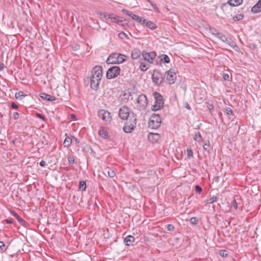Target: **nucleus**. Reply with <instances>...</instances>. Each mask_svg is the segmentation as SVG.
<instances>
[{
	"label": "nucleus",
	"instance_id": "obj_1",
	"mask_svg": "<svg viewBox=\"0 0 261 261\" xmlns=\"http://www.w3.org/2000/svg\"><path fill=\"white\" fill-rule=\"evenodd\" d=\"M102 76V68L100 66H95L92 70L90 77L91 88L96 90Z\"/></svg>",
	"mask_w": 261,
	"mask_h": 261
},
{
	"label": "nucleus",
	"instance_id": "obj_2",
	"mask_svg": "<svg viewBox=\"0 0 261 261\" xmlns=\"http://www.w3.org/2000/svg\"><path fill=\"white\" fill-rule=\"evenodd\" d=\"M125 56L123 55L114 53L110 55L107 60V64H120L125 60Z\"/></svg>",
	"mask_w": 261,
	"mask_h": 261
},
{
	"label": "nucleus",
	"instance_id": "obj_3",
	"mask_svg": "<svg viewBox=\"0 0 261 261\" xmlns=\"http://www.w3.org/2000/svg\"><path fill=\"white\" fill-rule=\"evenodd\" d=\"M161 123V118L159 114H153L151 115L148 122L149 128L156 129L160 126Z\"/></svg>",
	"mask_w": 261,
	"mask_h": 261
},
{
	"label": "nucleus",
	"instance_id": "obj_4",
	"mask_svg": "<svg viewBox=\"0 0 261 261\" xmlns=\"http://www.w3.org/2000/svg\"><path fill=\"white\" fill-rule=\"evenodd\" d=\"M211 34L212 36L217 38L222 42L226 43L229 46H233L234 42L231 40V39L223 35L222 33L219 32L218 31L216 30H211Z\"/></svg>",
	"mask_w": 261,
	"mask_h": 261
},
{
	"label": "nucleus",
	"instance_id": "obj_5",
	"mask_svg": "<svg viewBox=\"0 0 261 261\" xmlns=\"http://www.w3.org/2000/svg\"><path fill=\"white\" fill-rule=\"evenodd\" d=\"M136 117L134 114H133L132 117L126 121L123 126V130L126 133H131L136 127Z\"/></svg>",
	"mask_w": 261,
	"mask_h": 261
},
{
	"label": "nucleus",
	"instance_id": "obj_6",
	"mask_svg": "<svg viewBox=\"0 0 261 261\" xmlns=\"http://www.w3.org/2000/svg\"><path fill=\"white\" fill-rule=\"evenodd\" d=\"M153 96L155 99V102L151 107V110L153 111H156L161 109L163 106V101L162 96L159 93L155 92L153 93Z\"/></svg>",
	"mask_w": 261,
	"mask_h": 261
},
{
	"label": "nucleus",
	"instance_id": "obj_7",
	"mask_svg": "<svg viewBox=\"0 0 261 261\" xmlns=\"http://www.w3.org/2000/svg\"><path fill=\"white\" fill-rule=\"evenodd\" d=\"M98 117L101 119L105 124H110L112 121V116L111 113L103 109H101L98 112Z\"/></svg>",
	"mask_w": 261,
	"mask_h": 261
},
{
	"label": "nucleus",
	"instance_id": "obj_8",
	"mask_svg": "<svg viewBox=\"0 0 261 261\" xmlns=\"http://www.w3.org/2000/svg\"><path fill=\"white\" fill-rule=\"evenodd\" d=\"M137 107L140 110H144L147 106V98L145 95L141 94L137 99Z\"/></svg>",
	"mask_w": 261,
	"mask_h": 261
},
{
	"label": "nucleus",
	"instance_id": "obj_9",
	"mask_svg": "<svg viewBox=\"0 0 261 261\" xmlns=\"http://www.w3.org/2000/svg\"><path fill=\"white\" fill-rule=\"evenodd\" d=\"M133 113H131L130 110L127 107H123L119 110V116L123 120H126L129 117H132Z\"/></svg>",
	"mask_w": 261,
	"mask_h": 261
},
{
	"label": "nucleus",
	"instance_id": "obj_10",
	"mask_svg": "<svg viewBox=\"0 0 261 261\" xmlns=\"http://www.w3.org/2000/svg\"><path fill=\"white\" fill-rule=\"evenodd\" d=\"M120 71V69L119 67L115 66L110 68L107 72V77L108 79H112L117 76Z\"/></svg>",
	"mask_w": 261,
	"mask_h": 261
},
{
	"label": "nucleus",
	"instance_id": "obj_11",
	"mask_svg": "<svg viewBox=\"0 0 261 261\" xmlns=\"http://www.w3.org/2000/svg\"><path fill=\"white\" fill-rule=\"evenodd\" d=\"M243 2V0H229L228 3L223 5L221 7L223 11H227L231 8V6H238Z\"/></svg>",
	"mask_w": 261,
	"mask_h": 261
},
{
	"label": "nucleus",
	"instance_id": "obj_12",
	"mask_svg": "<svg viewBox=\"0 0 261 261\" xmlns=\"http://www.w3.org/2000/svg\"><path fill=\"white\" fill-rule=\"evenodd\" d=\"M142 58L144 60L146 61L149 64L152 63L155 58L156 53L154 51L147 53L143 51L142 53Z\"/></svg>",
	"mask_w": 261,
	"mask_h": 261
},
{
	"label": "nucleus",
	"instance_id": "obj_13",
	"mask_svg": "<svg viewBox=\"0 0 261 261\" xmlns=\"http://www.w3.org/2000/svg\"><path fill=\"white\" fill-rule=\"evenodd\" d=\"M167 80L169 84L174 83L176 79V73L173 69H170L166 72Z\"/></svg>",
	"mask_w": 261,
	"mask_h": 261
},
{
	"label": "nucleus",
	"instance_id": "obj_14",
	"mask_svg": "<svg viewBox=\"0 0 261 261\" xmlns=\"http://www.w3.org/2000/svg\"><path fill=\"white\" fill-rule=\"evenodd\" d=\"M140 23L152 30H155L157 28L156 24L154 22L151 21L147 20L144 17L142 18Z\"/></svg>",
	"mask_w": 261,
	"mask_h": 261
},
{
	"label": "nucleus",
	"instance_id": "obj_15",
	"mask_svg": "<svg viewBox=\"0 0 261 261\" xmlns=\"http://www.w3.org/2000/svg\"><path fill=\"white\" fill-rule=\"evenodd\" d=\"M153 82L156 85H160L163 80L162 75L159 72H154L152 75Z\"/></svg>",
	"mask_w": 261,
	"mask_h": 261
},
{
	"label": "nucleus",
	"instance_id": "obj_16",
	"mask_svg": "<svg viewBox=\"0 0 261 261\" xmlns=\"http://www.w3.org/2000/svg\"><path fill=\"white\" fill-rule=\"evenodd\" d=\"M98 134L103 139H107L109 137L108 129L104 126H100L99 127Z\"/></svg>",
	"mask_w": 261,
	"mask_h": 261
},
{
	"label": "nucleus",
	"instance_id": "obj_17",
	"mask_svg": "<svg viewBox=\"0 0 261 261\" xmlns=\"http://www.w3.org/2000/svg\"><path fill=\"white\" fill-rule=\"evenodd\" d=\"M148 138L149 141L154 143H156L160 139V135L157 133H149L148 135Z\"/></svg>",
	"mask_w": 261,
	"mask_h": 261
},
{
	"label": "nucleus",
	"instance_id": "obj_18",
	"mask_svg": "<svg viewBox=\"0 0 261 261\" xmlns=\"http://www.w3.org/2000/svg\"><path fill=\"white\" fill-rule=\"evenodd\" d=\"M261 11V0L258 2L251 8V12L253 13H256Z\"/></svg>",
	"mask_w": 261,
	"mask_h": 261
},
{
	"label": "nucleus",
	"instance_id": "obj_19",
	"mask_svg": "<svg viewBox=\"0 0 261 261\" xmlns=\"http://www.w3.org/2000/svg\"><path fill=\"white\" fill-rule=\"evenodd\" d=\"M40 96L42 99L47 101H53L56 100L55 97L45 93H41Z\"/></svg>",
	"mask_w": 261,
	"mask_h": 261
},
{
	"label": "nucleus",
	"instance_id": "obj_20",
	"mask_svg": "<svg viewBox=\"0 0 261 261\" xmlns=\"http://www.w3.org/2000/svg\"><path fill=\"white\" fill-rule=\"evenodd\" d=\"M135 238L132 236H128L126 237L124 239V242L125 244L127 246H132L133 245L134 242H135Z\"/></svg>",
	"mask_w": 261,
	"mask_h": 261
},
{
	"label": "nucleus",
	"instance_id": "obj_21",
	"mask_svg": "<svg viewBox=\"0 0 261 261\" xmlns=\"http://www.w3.org/2000/svg\"><path fill=\"white\" fill-rule=\"evenodd\" d=\"M109 21L120 23L122 22V20L120 19V17L113 14H111Z\"/></svg>",
	"mask_w": 261,
	"mask_h": 261
},
{
	"label": "nucleus",
	"instance_id": "obj_22",
	"mask_svg": "<svg viewBox=\"0 0 261 261\" xmlns=\"http://www.w3.org/2000/svg\"><path fill=\"white\" fill-rule=\"evenodd\" d=\"M141 54V52L138 49H134L132 53V57L133 59H138Z\"/></svg>",
	"mask_w": 261,
	"mask_h": 261
},
{
	"label": "nucleus",
	"instance_id": "obj_23",
	"mask_svg": "<svg viewBox=\"0 0 261 261\" xmlns=\"http://www.w3.org/2000/svg\"><path fill=\"white\" fill-rule=\"evenodd\" d=\"M26 96L27 95L25 94L22 91H19L15 93V98L18 100H21Z\"/></svg>",
	"mask_w": 261,
	"mask_h": 261
},
{
	"label": "nucleus",
	"instance_id": "obj_24",
	"mask_svg": "<svg viewBox=\"0 0 261 261\" xmlns=\"http://www.w3.org/2000/svg\"><path fill=\"white\" fill-rule=\"evenodd\" d=\"M149 64H145L143 62H141L140 63V69L142 71H146L148 68H149Z\"/></svg>",
	"mask_w": 261,
	"mask_h": 261
},
{
	"label": "nucleus",
	"instance_id": "obj_25",
	"mask_svg": "<svg viewBox=\"0 0 261 261\" xmlns=\"http://www.w3.org/2000/svg\"><path fill=\"white\" fill-rule=\"evenodd\" d=\"M161 61L165 63H169L170 61L169 57L165 54H163L161 56Z\"/></svg>",
	"mask_w": 261,
	"mask_h": 261
},
{
	"label": "nucleus",
	"instance_id": "obj_26",
	"mask_svg": "<svg viewBox=\"0 0 261 261\" xmlns=\"http://www.w3.org/2000/svg\"><path fill=\"white\" fill-rule=\"evenodd\" d=\"M71 139L69 137H66L63 142V145L65 147H69L71 144Z\"/></svg>",
	"mask_w": 261,
	"mask_h": 261
},
{
	"label": "nucleus",
	"instance_id": "obj_27",
	"mask_svg": "<svg viewBox=\"0 0 261 261\" xmlns=\"http://www.w3.org/2000/svg\"><path fill=\"white\" fill-rule=\"evenodd\" d=\"M131 17L133 20L139 22L140 23H141V21L143 18L142 17H140L139 15L134 14H133V15Z\"/></svg>",
	"mask_w": 261,
	"mask_h": 261
},
{
	"label": "nucleus",
	"instance_id": "obj_28",
	"mask_svg": "<svg viewBox=\"0 0 261 261\" xmlns=\"http://www.w3.org/2000/svg\"><path fill=\"white\" fill-rule=\"evenodd\" d=\"M79 189L82 191H85L86 189V184L84 181H81L79 184Z\"/></svg>",
	"mask_w": 261,
	"mask_h": 261
},
{
	"label": "nucleus",
	"instance_id": "obj_29",
	"mask_svg": "<svg viewBox=\"0 0 261 261\" xmlns=\"http://www.w3.org/2000/svg\"><path fill=\"white\" fill-rule=\"evenodd\" d=\"M217 201V197L215 196H213L211 197L209 199H207L206 202L207 203H213Z\"/></svg>",
	"mask_w": 261,
	"mask_h": 261
},
{
	"label": "nucleus",
	"instance_id": "obj_30",
	"mask_svg": "<svg viewBox=\"0 0 261 261\" xmlns=\"http://www.w3.org/2000/svg\"><path fill=\"white\" fill-rule=\"evenodd\" d=\"M108 174L110 177H113L115 176V173L114 170L108 168L107 171Z\"/></svg>",
	"mask_w": 261,
	"mask_h": 261
},
{
	"label": "nucleus",
	"instance_id": "obj_31",
	"mask_svg": "<svg viewBox=\"0 0 261 261\" xmlns=\"http://www.w3.org/2000/svg\"><path fill=\"white\" fill-rule=\"evenodd\" d=\"M11 214L19 222H21L22 221H23V219L22 218H21L18 215L15 213V212L13 211L12 213H11Z\"/></svg>",
	"mask_w": 261,
	"mask_h": 261
},
{
	"label": "nucleus",
	"instance_id": "obj_32",
	"mask_svg": "<svg viewBox=\"0 0 261 261\" xmlns=\"http://www.w3.org/2000/svg\"><path fill=\"white\" fill-rule=\"evenodd\" d=\"M194 139L196 141L200 142L202 139L200 134L199 133L196 134L194 136Z\"/></svg>",
	"mask_w": 261,
	"mask_h": 261
},
{
	"label": "nucleus",
	"instance_id": "obj_33",
	"mask_svg": "<svg viewBox=\"0 0 261 261\" xmlns=\"http://www.w3.org/2000/svg\"><path fill=\"white\" fill-rule=\"evenodd\" d=\"M187 156L188 159H190L193 156V153L192 149L190 148H188L187 149Z\"/></svg>",
	"mask_w": 261,
	"mask_h": 261
},
{
	"label": "nucleus",
	"instance_id": "obj_34",
	"mask_svg": "<svg viewBox=\"0 0 261 261\" xmlns=\"http://www.w3.org/2000/svg\"><path fill=\"white\" fill-rule=\"evenodd\" d=\"M211 144L209 141H207V142H206L203 145V149L205 151H208L209 148H210Z\"/></svg>",
	"mask_w": 261,
	"mask_h": 261
},
{
	"label": "nucleus",
	"instance_id": "obj_35",
	"mask_svg": "<svg viewBox=\"0 0 261 261\" xmlns=\"http://www.w3.org/2000/svg\"><path fill=\"white\" fill-rule=\"evenodd\" d=\"M118 36L120 38L122 39H125V38L128 39L127 35L123 32L120 33L118 34Z\"/></svg>",
	"mask_w": 261,
	"mask_h": 261
},
{
	"label": "nucleus",
	"instance_id": "obj_36",
	"mask_svg": "<svg viewBox=\"0 0 261 261\" xmlns=\"http://www.w3.org/2000/svg\"><path fill=\"white\" fill-rule=\"evenodd\" d=\"M148 2L150 3V4L151 5V6L153 7V8L156 11V12H159V8H158V7L156 6V5L153 4V3L150 1V0H148Z\"/></svg>",
	"mask_w": 261,
	"mask_h": 261
},
{
	"label": "nucleus",
	"instance_id": "obj_37",
	"mask_svg": "<svg viewBox=\"0 0 261 261\" xmlns=\"http://www.w3.org/2000/svg\"><path fill=\"white\" fill-rule=\"evenodd\" d=\"M243 15L240 14L237 16H234L233 17V19L234 21H238V20H240L242 19L243 18Z\"/></svg>",
	"mask_w": 261,
	"mask_h": 261
},
{
	"label": "nucleus",
	"instance_id": "obj_38",
	"mask_svg": "<svg viewBox=\"0 0 261 261\" xmlns=\"http://www.w3.org/2000/svg\"><path fill=\"white\" fill-rule=\"evenodd\" d=\"M219 254L222 257H226L227 256V251L225 250H220Z\"/></svg>",
	"mask_w": 261,
	"mask_h": 261
},
{
	"label": "nucleus",
	"instance_id": "obj_39",
	"mask_svg": "<svg viewBox=\"0 0 261 261\" xmlns=\"http://www.w3.org/2000/svg\"><path fill=\"white\" fill-rule=\"evenodd\" d=\"M122 11L123 13L126 14L127 15L130 17H132L133 14L130 11L126 10V9H123Z\"/></svg>",
	"mask_w": 261,
	"mask_h": 261
},
{
	"label": "nucleus",
	"instance_id": "obj_40",
	"mask_svg": "<svg viewBox=\"0 0 261 261\" xmlns=\"http://www.w3.org/2000/svg\"><path fill=\"white\" fill-rule=\"evenodd\" d=\"M190 221L192 224H196L198 222V220L195 217L191 218L190 220Z\"/></svg>",
	"mask_w": 261,
	"mask_h": 261
},
{
	"label": "nucleus",
	"instance_id": "obj_41",
	"mask_svg": "<svg viewBox=\"0 0 261 261\" xmlns=\"http://www.w3.org/2000/svg\"><path fill=\"white\" fill-rule=\"evenodd\" d=\"M111 14L106 13L103 14V18L107 21L110 20V18Z\"/></svg>",
	"mask_w": 261,
	"mask_h": 261
},
{
	"label": "nucleus",
	"instance_id": "obj_42",
	"mask_svg": "<svg viewBox=\"0 0 261 261\" xmlns=\"http://www.w3.org/2000/svg\"><path fill=\"white\" fill-rule=\"evenodd\" d=\"M195 191L198 193H200L202 190V188L198 185L195 186Z\"/></svg>",
	"mask_w": 261,
	"mask_h": 261
},
{
	"label": "nucleus",
	"instance_id": "obj_43",
	"mask_svg": "<svg viewBox=\"0 0 261 261\" xmlns=\"http://www.w3.org/2000/svg\"><path fill=\"white\" fill-rule=\"evenodd\" d=\"M166 228L169 231H173L174 229V227L172 224H168L166 226Z\"/></svg>",
	"mask_w": 261,
	"mask_h": 261
},
{
	"label": "nucleus",
	"instance_id": "obj_44",
	"mask_svg": "<svg viewBox=\"0 0 261 261\" xmlns=\"http://www.w3.org/2000/svg\"><path fill=\"white\" fill-rule=\"evenodd\" d=\"M223 78L225 81H229V76L227 73H223Z\"/></svg>",
	"mask_w": 261,
	"mask_h": 261
},
{
	"label": "nucleus",
	"instance_id": "obj_45",
	"mask_svg": "<svg viewBox=\"0 0 261 261\" xmlns=\"http://www.w3.org/2000/svg\"><path fill=\"white\" fill-rule=\"evenodd\" d=\"M232 207L234 209H237L238 207V204L235 200H233L232 202Z\"/></svg>",
	"mask_w": 261,
	"mask_h": 261
},
{
	"label": "nucleus",
	"instance_id": "obj_46",
	"mask_svg": "<svg viewBox=\"0 0 261 261\" xmlns=\"http://www.w3.org/2000/svg\"><path fill=\"white\" fill-rule=\"evenodd\" d=\"M68 160L70 164H73L74 163V159L72 156H69Z\"/></svg>",
	"mask_w": 261,
	"mask_h": 261
},
{
	"label": "nucleus",
	"instance_id": "obj_47",
	"mask_svg": "<svg viewBox=\"0 0 261 261\" xmlns=\"http://www.w3.org/2000/svg\"><path fill=\"white\" fill-rule=\"evenodd\" d=\"M13 118L17 120L19 117V114L17 112H14L13 115Z\"/></svg>",
	"mask_w": 261,
	"mask_h": 261
},
{
	"label": "nucleus",
	"instance_id": "obj_48",
	"mask_svg": "<svg viewBox=\"0 0 261 261\" xmlns=\"http://www.w3.org/2000/svg\"><path fill=\"white\" fill-rule=\"evenodd\" d=\"M226 112L227 115H231L232 114L231 109L229 108L226 109Z\"/></svg>",
	"mask_w": 261,
	"mask_h": 261
},
{
	"label": "nucleus",
	"instance_id": "obj_49",
	"mask_svg": "<svg viewBox=\"0 0 261 261\" xmlns=\"http://www.w3.org/2000/svg\"><path fill=\"white\" fill-rule=\"evenodd\" d=\"M11 107L13 109H17L18 108V106L14 102H12L11 104Z\"/></svg>",
	"mask_w": 261,
	"mask_h": 261
},
{
	"label": "nucleus",
	"instance_id": "obj_50",
	"mask_svg": "<svg viewBox=\"0 0 261 261\" xmlns=\"http://www.w3.org/2000/svg\"><path fill=\"white\" fill-rule=\"evenodd\" d=\"M39 165H40V166L41 167H44V166H45V165H46L45 162L44 161H43V160H42V161L40 162Z\"/></svg>",
	"mask_w": 261,
	"mask_h": 261
},
{
	"label": "nucleus",
	"instance_id": "obj_51",
	"mask_svg": "<svg viewBox=\"0 0 261 261\" xmlns=\"http://www.w3.org/2000/svg\"><path fill=\"white\" fill-rule=\"evenodd\" d=\"M5 221L7 224H11L13 223V221L11 220L6 219Z\"/></svg>",
	"mask_w": 261,
	"mask_h": 261
},
{
	"label": "nucleus",
	"instance_id": "obj_52",
	"mask_svg": "<svg viewBox=\"0 0 261 261\" xmlns=\"http://www.w3.org/2000/svg\"><path fill=\"white\" fill-rule=\"evenodd\" d=\"M4 246L5 244L3 242H0V248L2 249Z\"/></svg>",
	"mask_w": 261,
	"mask_h": 261
},
{
	"label": "nucleus",
	"instance_id": "obj_53",
	"mask_svg": "<svg viewBox=\"0 0 261 261\" xmlns=\"http://www.w3.org/2000/svg\"><path fill=\"white\" fill-rule=\"evenodd\" d=\"M37 116H38V117H39V118H41V119H43V117L42 116V115H41V114H37Z\"/></svg>",
	"mask_w": 261,
	"mask_h": 261
},
{
	"label": "nucleus",
	"instance_id": "obj_54",
	"mask_svg": "<svg viewBox=\"0 0 261 261\" xmlns=\"http://www.w3.org/2000/svg\"><path fill=\"white\" fill-rule=\"evenodd\" d=\"M4 68L3 64H0V71L2 70Z\"/></svg>",
	"mask_w": 261,
	"mask_h": 261
},
{
	"label": "nucleus",
	"instance_id": "obj_55",
	"mask_svg": "<svg viewBox=\"0 0 261 261\" xmlns=\"http://www.w3.org/2000/svg\"><path fill=\"white\" fill-rule=\"evenodd\" d=\"M75 140L76 142V143H79L80 142L77 139H75Z\"/></svg>",
	"mask_w": 261,
	"mask_h": 261
},
{
	"label": "nucleus",
	"instance_id": "obj_56",
	"mask_svg": "<svg viewBox=\"0 0 261 261\" xmlns=\"http://www.w3.org/2000/svg\"><path fill=\"white\" fill-rule=\"evenodd\" d=\"M204 98V96H203V97H201L200 98V99H203V98Z\"/></svg>",
	"mask_w": 261,
	"mask_h": 261
},
{
	"label": "nucleus",
	"instance_id": "obj_57",
	"mask_svg": "<svg viewBox=\"0 0 261 261\" xmlns=\"http://www.w3.org/2000/svg\"><path fill=\"white\" fill-rule=\"evenodd\" d=\"M187 109H190V107H189V106H188V107H187Z\"/></svg>",
	"mask_w": 261,
	"mask_h": 261
},
{
	"label": "nucleus",
	"instance_id": "obj_58",
	"mask_svg": "<svg viewBox=\"0 0 261 261\" xmlns=\"http://www.w3.org/2000/svg\"><path fill=\"white\" fill-rule=\"evenodd\" d=\"M72 117H74V115H72Z\"/></svg>",
	"mask_w": 261,
	"mask_h": 261
}]
</instances>
